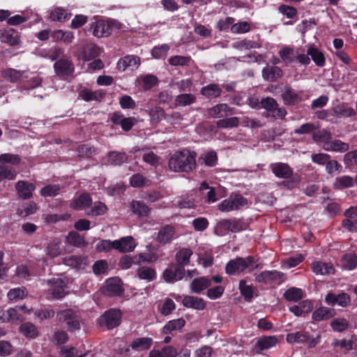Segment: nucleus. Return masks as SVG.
Segmentation results:
<instances>
[{
	"mask_svg": "<svg viewBox=\"0 0 357 357\" xmlns=\"http://www.w3.org/2000/svg\"><path fill=\"white\" fill-rule=\"evenodd\" d=\"M277 342L278 339L275 336H265L258 339L254 349L257 353H260L263 350L274 347Z\"/></svg>",
	"mask_w": 357,
	"mask_h": 357,
	"instance_id": "412c9836",
	"label": "nucleus"
},
{
	"mask_svg": "<svg viewBox=\"0 0 357 357\" xmlns=\"http://www.w3.org/2000/svg\"><path fill=\"white\" fill-rule=\"evenodd\" d=\"M250 25L248 22H240L233 24L231 26V32L233 33H245L250 31Z\"/></svg>",
	"mask_w": 357,
	"mask_h": 357,
	"instance_id": "69168bd1",
	"label": "nucleus"
},
{
	"mask_svg": "<svg viewBox=\"0 0 357 357\" xmlns=\"http://www.w3.org/2000/svg\"><path fill=\"white\" fill-rule=\"evenodd\" d=\"M211 280L205 277H200L194 279L190 284L192 293L201 294L204 290L211 286Z\"/></svg>",
	"mask_w": 357,
	"mask_h": 357,
	"instance_id": "b1692460",
	"label": "nucleus"
},
{
	"mask_svg": "<svg viewBox=\"0 0 357 357\" xmlns=\"http://www.w3.org/2000/svg\"><path fill=\"white\" fill-rule=\"evenodd\" d=\"M303 290L296 287H291L284 293V298L289 301L297 302L303 298Z\"/></svg>",
	"mask_w": 357,
	"mask_h": 357,
	"instance_id": "3c124183",
	"label": "nucleus"
},
{
	"mask_svg": "<svg viewBox=\"0 0 357 357\" xmlns=\"http://www.w3.org/2000/svg\"><path fill=\"white\" fill-rule=\"evenodd\" d=\"M270 169L274 175L278 178H289L293 174L292 169L286 163H272L270 165Z\"/></svg>",
	"mask_w": 357,
	"mask_h": 357,
	"instance_id": "9b49d317",
	"label": "nucleus"
},
{
	"mask_svg": "<svg viewBox=\"0 0 357 357\" xmlns=\"http://www.w3.org/2000/svg\"><path fill=\"white\" fill-rule=\"evenodd\" d=\"M15 275L25 280H30L32 275H36V273L32 272L24 265L18 266L16 268Z\"/></svg>",
	"mask_w": 357,
	"mask_h": 357,
	"instance_id": "774afa93",
	"label": "nucleus"
},
{
	"mask_svg": "<svg viewBox=\"0 0 357 357\" xmlns=\"http://www.w3.org/2000/svg\"><path fill=\"white\" fill-rule=\"evenodd\" d=\"M136 243L132 236H126L114 241V249L120 252H129L134 250Z\"/></svg>",
	"mask_w": 357,
	"mask_h": 357,
	"instance_id": "ddd939ff",
	"label": "nucleus"
},
{
	"mask_svg": "<svg viewBox=\"0 0 357 357\" xmlns=\"http://www.w3.org/2000/svg\"><path fill=\"white\" fill-rule=\"evenodd\" d=\"M238 289L241 294L244 297L247 301H250L254 296H257V289L252 284H248L245 280L239 281Z\"/></svg>",
	"mask_w": 357,
	"mask_h": 357,
	"instance_id": "aec40b11",
	"label": "nucleus"
},
{
	"mask_svg": "<svg viewBox=\"0 0 357 357\" xmlns=\"http://www.w3.org/2000/svg\"><path fill=\"white\" fill-rule=\"evenodd\" d=\"M111 121L114 124L121 126L124 131L130 130L137 122L135 118L125 117L123 114L119 113L113 114Z\"/></svg>",
	"mask_w": 357,
	"mask_h": 357,
	"instance_id": "f8f14e48",
	"label": "nucleus"
},
{
	"mask_svg": "<svg viewBox=\"0 0 357 357\" xmlns=\"http://www.w3.org/2000/svg\"><path fill=\"white\" fill-rule=\"evenodd\" d=\"M175 238L174 228L171 225H165L158 231L156 240L160 244H167Z\"/></svg>",
	"mask_w": 357,
	"mask_h": 357,
	"instance_id": "4468645a",
	"label": "nucleus"
},
{
	"mask_svg": "<svg viewBox=\"0 0 357 357\" xmlns=\"http://www.w3.org/2000/svg\"><path fill=\"white\" fill-rule=\"evenodd\" d=\"M286 340L289 343H304L309 340V333L304 331L288 333Z\"/></svg>",
	"mask_w": 357,
	"mask_h": 357,
	"instance_id": "a18cd8bd",
	"label": "nucleus"
},
{
	"mask_svg": "<svg viewBox=\"0 0 357 357\" xmlns=\"http://www.w3.org/2000/svg\"><path fill=\"white\" fill-rule=\"evenodd\" d=\"M341 266L347 270L351 271L357 267V256L355 253L350 252L343 255L340 259Z\"/></svg>",
	"mask_w": 357,
	"mask_h": 357,
	"instance_id": "7c9ffc66",
	"label": "nucleus"
},
{
	"mask_svg": "<svg viewBox=\"0 0 357 357\" xmlns=\"http://www.w3.org/2000/svg\"><path fill=\"white\" fill-rule=\"evenodd\" d=\"M102 292L109 296L122 295L123 289L121 280L118 278H112L107 280L105 286L102 287Z\"/></svg>",
	"mask_w": 357,
	"mask_h": 357,
	"instance_id": "6e6552de",
	"label": "nucleus"
},
{
	"mask_svg": "<svg viewBox=\"0 0 357 357\" xmlns=\"http://www.w3.org/2000/svg\"><path fill=\"white\" fill-rule=\"evenodd\" d=\"M197 98L195 94L190 93H182L174 98L172 107H185L194 104Z\"/></svg>",
	"mask_w": 357,
	"mask_h": 357,
	"instance_id": "6ab92c4d",
	"label": "nucleus"
},
{
	"mask_svg": "<svg viewBox=\"0 0 357 357\" xmlns=\"http://www.w3.org/2000/svg\"><path fill=\"white\" fill-rule=\"evenodd\" d=\"M1 41L10 45H16L20 43V37L14 29L3 31L0 35Z\"/></svg>",
	"mask_w": 357,
	"mask_h": 357,
	"instance_id": "473e14b6",
	"label": "nucleus"
},
{
	"mask_svg": "<svg viewBox=\"0 0 357 357\" xmlns=\"http://www.w3.org/2000/svg\"><path fill=\"white\" fill-rule=\"evenodd\" d=\"M355 179L349 176H341L335 179L333 183L334 188L337 190H342L354 186Z\"/></svg>",
	"mask_w": 357,
	"mask_h": 357,
	"instance_id": "58836bf2",
	"label": "nucleus"
},
{
	"mask_svg": "<svg viewBox=\"0 0 357 357\" xmlns=\"http://www.w3.org/2000/svg\"><path fill=\"white\" fill-rule=\"evenodd\" d=\"M312 309V303L308 300L303 301L298 303V305H294L289 307L290 312L294 313L296 316H302L304 314L308 313Z\"/></svg>",
	"mask_w": 357,
	"mask_h": 357,
	"instance_id": "72a5a7b5",
	"label": "nucleus"
},
{
	"mask_svg": "<svg viewBox=\"0 0 357 357\" xmlns=\"http://www.w3.org/2000/svg\"><path fill=\"white\" fill-rule=\"evenodd\" d=\"M153 343L151 337H139L133 340L130 347L136 351H142L149 349Z\"/></svg>",
	"mask_w": 357,
	"mask_h": 357,
	"instance_id": "c756f323",
	"label": "nucleus"
},
{
	"mask_svg": "<svg viewBox=\"0 0 357 357\" xmlns=\"http://www.w3.org/2000/svg\"><path fill=\"white\" fill-rule=\"evenodd\" d=\"M185 275V268L181 266H176L173 270L167 268L163 273V278L167 282H174L182 280Z\"/></svg>",
	"mask_w": 357,
	"mask_h": 357,
	"instance_id": "f3484780",
	"label": "nucleus"
},
{
	"mask_svg": "<svg viewBox=\"0 0 357 357\" xmlns=\"http://www.w3.org/2000/svg\"><path fill=\"white\" fill-rule=\"evenodd\" d=\"M60 191V186L59 185H48L40 191V194L43 197H54L59 194Z\"/></svg>",
	"mask_w": 357,
	"mask_h": 357,
	"instance_id": "338daca9",
	"label": "nucleus"
},
{
	"mask_svg": "<svg viewBox=\"0 0 357 357\" xmlns=\"http://www.w3.org/2000/svg\"><path fill=\"white\" fill-rule=\"evenodd\" d=\"M121 320V312L119 309H109L102 314L98 320V323L101 326L107 329H112L118 326Z\"/></svg>",
	"mask_w": 357,
	"mask_h": 357,
	"instance_id": "20e7f679",
	"label": "nucleus"
},
{
	"mask_svg": "<svg viewBox=\"0 0 357 357\" xmlns=\"http://www.w3.org/2000/svg\"><path fill=\"white\" fill-rule=\"evenodd\" d=\"M248 204V199L242 195H236L230 196L228 199L223 200L218 208L220 211L228 212L234 210H238Z\"/></svg>",
	"mask_w": 357,
	"mask_h": 357,
	"instance_id": "39448f33",
	"label": "nucleus"
},
{
	"mask_svg": "<svg viewBox=\"0 0 357 357\" xmlns=\"http://www.w3.org/2000/svg\"><path fill=\"white\" fill-rule=\"evenodd\" d=\"M239 123L238 117H230L220 119L217 121V127L219 128H231L237 127Z\"/></svg>",
	"mask_w": 357,
	"mask_h": 357,
	"instance_id": "680f3d73",
	"label": "nucleus"
},
{
	"mask_svg": "<svg viewBox=\"0 0 357 357\" xmlns=\"http://www.w3.org/2000/svg\"><path fill=\"white\" fill-rule=\"evenodd\" d=\"M104 96V93L100 91H92L88 89L82 90L79 93V97L85 101L100 100Z\"/></svg>",
	"mask_w": 357,
	"mask_h": 357,
	"instance_id": "8fccbe9b",
	"label": "nucleus"
},
{
	"mask_svg": "<svg viewBox=\"0 0 357 357\" xmlns=\"http://www.w3.org/2000/svg\"><path fill=\"white\" fill-rule=\"evenodd\" d=\"M70 14L68 13L66 10L61 8L54 9L50 13V18L53 21L63 22L69 20Z\"/></svg>",
	"mask_w": 357,
	"mask_h": 357,
	"instance_id": "6e6d98bb",
	"label": "nucleus"
},
{
	"mask_svg": "<svg viewBox=\"0 0 357 357\" xmlns=\"http://www.w3.org/2000/svg\"><path fill=\"white\" fill-rule=\"evenodd\" d=\"M119 29V23L114 20H98L91 24L92 34L97 38L107 37L112 33V29Z\"/></svg>",
	"mask_w": 357,
	"mask_h": 357,
	"instance_id": "7ed1b4c3",
	"label": "nucleus"
},
{
	"mask_svg": "<svg viewBox=\"0 0 357 357\" xmlns=\"http://www.w3.org/2000/svg\"><path fill=\"white\" fill-rule=\"evenodd\" d=\"M140 64V58L135 55H128L121 58L118 62L119 70H125L127 68L137 69Z\"/></svg>",
	"mask_w": 357,
	"mask_h": 357,
	"instance_id": "dca6fc26",
	"label": "nucleus"
},
{
	"mask_svg": "<svg viewBox=\"0 0 357 357\" xmlns=\"http://www.w3.org/2000/svg\"><path fill=\"white\" fill-rule=\"evenodd\" d=\"M137 275L140 279L148 281L153 280L156 275L155 270L147 266L139 268L137 271Z\"/></svg>",
	"mask_w": 357,
	"mask_h": 357,
	"instance_id": "13d9d810",
	"label": "nucleus"
},
{
	"mask_svg": "<svg viewBox=\"0 0 357 357\" xmlns=\"http://www.w3.org/2000/svg\"><path fill=\"white\" fill-rule=\"evenodd\" d=\"M307 55L319 67L324 66L326 63V58L324 53L314 45H310L307 47Z\"/></svg>",
	"mask_w": 357,
	"mask_h": 357,
	"instance_id": "a878e982",
	"label": "nucleus"
},
{
	"mask_svg": "<svg viewBox=\"0 0 357 357\" xmlns=\"http://www.w3.org/2000/svg\"><path fill=\"white\" fill-rule=\"evenodd\" d=\"M108 162L112 165H119L123 163L127 160V156L125 153L118 151L109 152L107 155Z\"/></svg>",
	"mask_w": 357,
	"mask_h": 357,
	"instance_id": "603ef678",
	"label": "nucleus"
},
{
	"mask_svg": "<svg viewBox=\"0 0 357 357\" xmlns=\"http://www.w3.org/2000/svg\"><path fill=\"white\" fill-rule=\"evenodd\" d=\"M24 74V71H19L13 68H8L2 72L3 77L11 82H17L24 77L26 78L27 76Z\"/></svg>",
	"mask_w": 357,
	"mask_h": 357,
	"instance_id": "4c0bfd02",
	"label": "nucleus"
},
{
	"mask_svg": "<svg viewBox=\"0 0 357 357\" xmlns=\"http://www.w3.org/2000/svg\"><path fill=\"white\" fill-rule=\"evenodd\" d=\"M182 303L186 307L193 308L197 310H202L206 306V302L203 298L194 296H184Z\"/></svg>",
	"mask_w": 357,
	"mask_h": 357,
	"instance_id": "a211bd4d",
	"label": "nucleus"
},
{
	"mask_svg": "<svg viewBox=\"0 0 357 357\" xmlns=\"http://www.w3.org/2000/svg\"><path fill=\"white\" fill-rule=\"evenodd\" d=\"M332 137V133L326 129L319 130L312 134L313 140L317 143H323V145L329 142Z\"/></svg>",
	"mask_w": 357,
	"mask_h": 357,
	"instance_id": "c03bdc74",
	"label": "nucleus"
},
{
	"mask_svg": "<svg viewBox=\"0 0 357 357\" xmlns=\"http://www.w3.org/2000/svg\"><path fill=\"white\" fill-rule=\"evenodd\" d=\"M185 324V321L182 319H173L168 321L162 328V333L165 335H174V332L181 330Z\"/></svg>",
	"mask_w": 357,
	"mask_h": 357,
	"instance_id": "bb28decb",
	"label": "nucleus"
},
{
	"mask_svg": "<svg viewBox=\"0 0 357 357\" xmlns=\"http://www.w3.org/2000/svg\"><path fill=\"white\" fill-rule=\"evenodd\" d=\"M312 271L316 274L325 275L332 273L334 268L331 264L315 261L312 264Z\"/></svg>",
	"mask_w": 357,
	"mask_h": 357,
	"instance_id": "e433bc0d",
	"label": "nucleus"
},
{
	"mask_svg": "<svg viewBox=\"0 0 357 357\" xmlns=\"http://www.w3.org/2000/svg\"><path fill=\"white\" fill-rule=\"evenodd\" d=\"M107 211L106 205L100 202H94L91 208L86 211L88 215L97 216L102 215Z\"/></svg>",
	"mask_w": 357,
	"mask_h": 357,
	"instance_id": "4d7b16f0",
	"label": "nucleus"
},
{
	"mask_svg": "<svg viewBox=\"0 0 357 357\" xmlns=\"http://www.w3.org/2000/svg\"><path fill=\"white\" fill-rule=\"evenodd\" d=\"M325 302L332 306L337 305L342 307H347L351 304V298L344 292L338 294L329 292L325 296Z\"/></svg>",
	"mask_w": 357,
	"mask_h": 357,
	"instance_id": "1a4fd4ad",
	"label": "nucleus"
},
{
	"mask_svg": "<svg viewBox=\"0 0 357 357\" xmlns=\"http://www.w3.org/2000/svg\"><path fill=\"white\" fill-rule=\"evenodd\" d=\"M255 259L251 256L245 258L237 257L235 259L230 260L225 266V271L229 275H234L236 273L243 272L248 269L252 272L254 269L258 268L257 264H255Z\"/></svg>",
	"mask_w": 357,
	"mask_h": 357,
	"instance_id": "f03ea898",
	"label": "nucleus"
},
{
	"mask_svg": "<svg viewBox=\"0 0 357 357\" xmlns=\"http://www.w3.org/2000/svg\"><path fill=\"white\" fill-rule=\"evenodd\" d=\"M130 206L132 212L139 217H146L151 212V208L140 201L133 200Z\"/></svg>",
	"mask_w": 357,
	"mask_h": 357,
	"instance_id": "2f4dec72",
	"label": "nucleus"
},
{
	"mask_svg": "<svg viewBox=\"0 0 357 357\" xmlns=\"http://www.w3.org/2000/svg\"><path fill=\"white\" fill-rule=\"evenodd\" d=\"M57 317L60 321L66 324L68 330L74 331L79 328V323L72 310H62L57 314Z\"/></svg>",
	"mask_w": 357,
	"mask_h": 357,
	"instance_id": "9d476101",
	"label": "nucleus"
},
{
	"mask_svg": "<svg viewBox=\"0 0 357 357\" xmlns=\"http://www.w3.org/2000/svg\"><path fill=\"white\" fill-rule=\"evenodd\" d=\"M20 333L25 337L34 339L38 336V328L31 322H25L20 327Z\"/></svg>",
	"mask_w": 357,
	"mask_h": 357,
	"instance_id": "ea45409f",
	"label": "nucleus"
},
{
	"mask_svg": "<svg viewBox=\"0 0 357 357\" xmlns=\"http://www.w3.org/2000/svg\"><path fill=\"white\" fill-rule=\"evenodd\" d=\"M335 315V310L333 309L326 307H321L317 309L312 313V319L317 321L326 320Z\"/></svg>",
	"mask_w": 357,
	"mask_h": 357,
	"instance_id": "c9c22d12",
	"label": "nucleus"
},
{
	"mask_svg": "<svg viewBox=\"0 0 357 357\" xmlns=\"http://www.w3.org/2000/svg\"><path fill=\"white\" fill-rule=\"evenodd\" d=\"M334 112L341 116H353L355 115L356 112L354 109L347 105L340 104L335 107Z\"/></svg>",
	"mask_w": 357,
	"mask_h": 357,
	"instance_id": "052dcab7",
	"label": "nucleus"
},
{
	"mask_svg": "<svg viewBox=\"0 0 357 357\" xmlns=\"http://www.w3.org/2000/svg\"><path fill=\"white\" fill-rule=\"evenodd\" d=\"M284 275L278 271H264L255 276V281L259 283L278 282L284 281Z\"/></svg>",
	"mask_w": 357,
	"mask_h": 357,
	"instance_id": "0eeeda50",
	"label": "nucleus"
},
{
	"mask_svg": "<svg viewBox=\"0 0 357 357\" xmlns=\"http://www.w3.org/2000/svg\"><path fill=\"white\" fill-rule=\"evenodd\" d=\"M200 93L206 98H217L221 95L222 89L216 84H210L202 87Z\"/></svg>",
	"mask_w": 357,
	"mask_h": 357,
	"instance_id": "a19ab883",
	"label": "nucleus"
},
{
	"mask_svg": "<svg viewBox=\"0 0 357 357\" xmlns=\"http://www.w3.org/2000/svg\"><path fill=\"white\" fill-rule=\"evenodd\" d=\"M165 111L160 107L156 106L149 110V115L151 121L153 123L161 121L165 117Z\"/></svg>",
	"mask_w": 357,
	"mask_h": 357,
	"instance_id": "bf43d9fd",
	"label": "nucleus"
},
{
	"mask_svg": "<svg viewBox=\"0 0 357 357\" xmlns=\"http://www.w3.org/2000/svg\"><path fill=\"white\" fill-rule=\"evenodd\" d=\"M349 321L345 318H335L331 321V326L334 331L343 332L349 328Z\"/></svg>",
	"mask_w": 357,
	"mask_h": 357,
	"instance_id": "5fc2aeb1",
	"label": "nucleus"
},
{
	"mask_svg": "<svg viewBox=\"0 0 357 357\" xmlns=\"http://www.w3.org/2000/svg\"><path fill=\"white\" fill-rule=\"evenodd\" d=\"M192 253V250L190 248H181L176 253V261L181 266L188 265Z\"/></svg>",
	"mask_w": 357,
	"mask_h": 357,
	"instance_id": "79ce46f5",
	"label": "nucleus"
},
{
	"mask_svg": "<svg viewBox=\"0 0 357 357\" xmlns=\"http://www.w3.org/2000/svg\"><path fill=\"white\" fill-rule=\"evenodd\" d=\"M232 113V108L225 103L218 104L208 110V114L212 118H221Z\"/></svg>",
	"mask_w": 357,
	"mask_h": 357,
	"instance_id": "4be33fe9",
	"label": "nucleus"
},
{
	"mask_svg": "<svg viewBox=\"0 0 357 357\" xmlns=\"http://www.w3.org/2000/svg\"><path fill=\"white\" fill-rule=\"evenodd\" d=\"M54 68L56 74L61 75H69L74 70L73 63L66 59H59L56 61Z\"/></svg>",
	"mask_w": 357,
	"mask_h": 357,
	"instance_id": "393cba45",
	"label": "nucleus"
},
{
	"mask_svg": "<svg viewBox=\"0 0 357 357\" xmlns=\"http://www.w3.org/2000/svg\"><path fill=\"white\" fill-rule=\"evenodd\" d=\"M196 153L184 149L175 152L169 159L168 166L174 172H190L196 167Z\"/></svg>",
	"mask_w": 357,
	"mask_h": 357,
	"instance_id": "f257e3e1",
	"label": "nucleus"
},
{
	"mask_svg": "<svg viewBox=\"0 0 357 357\" xmlns=\"http://www.w3.org/2000/svg\"><path fill=\"white\" fill-rule=\"evenodd\" d=\"M278 53L282 60L287 64L295 61L296 52L293 47H284Z\"/></svg>",
	"mask_w": 357,
	"mask_h": 357,
	"instance_id": "09e8293b",
	"label": "nucleus"
},
{
	"mask_svg": "<svg viewBox=\"0 0 357 357\" xmlns=\"http://www.w3.org/2000/svg\"><path fill=\"white\" fill-rule=\"evenodd\" d=\"M190 61V56H184L180 55L172 56L168 59L169 63L172 66H188Z\"/></svg>",
	"mask_w": 357,
	"mask_h": 357,
	"instance_id": "0e129e2a",
	"label": "nucleus"
},
{
	"mask_svg": "<svg viewBox=\"0 0 357 357\" xmlns=\"http://www.w3.org/2000/svg\"><path fill=\"white\" fill-rule=\"evenodd\" d=\"M262 76L266 80L274 82L282 76V71L278 66H267L262 70Z\"/></svg>",
	"mask_w": 357,
	"mask_h": 357,
	"instance_id": "c85d7f7f",
	"label": "nucleus"
},
{
	"mask_svg": "<svg viewBox=\"0 0 357 357\" xmlns=\"http://www.w3.org/2000/svg\"><path fill=\"white\" fill-rule=\"evenodd\" d=\"M100 54V49L97 45L89 44L84 47L81 56L84 60L89 61L98 56Z\"/></svg>",
	"mask_w": 357,
	"mask_h": 357,
	"instance_id": "f704fd0d",
	"label": "nucleus"
},
{
	"mask_svg": "<svg viewBox=\"0 0 357 357\" xmlns=\"http://www.w3.org/2000/svg\"><path fill=\"white\" fill-rule=\"evenodd\" d=\"M47 284L48 286V293L54 298H61L67 294L66 282L60 278L48 280Z\"/></svg>",
	"mask_w": 357,
	"mask_h": 357,
	"instance_id": "423d86ee",
	"label": "nucleus"
},
{
	"mask_svg": "<svg viewBox=\"0 0 357 357\" xmlns=\"http://www.w3.org/2000/svg\"><path fill=\"white\" fill-rule=\"evenodd\" d=\"M334 345L339 346L347 351L357 349V336L352 335L350 340H335Z\"/></svg>",
	"mask_w": 357,
	"mask_h": 357,
	"instance_id": "864d4df0",
	"label": "nucleus"
},
{
	"mask_svg": "<svg viewBox=\"0 0 357 357\" xmlns=\"http://www.w3.org/2000/svg\"><path fill=\"white\" fill-rule=\"evenodd\" d=\"M51 37L56 40H62L66 43H71L74 38L73 33L70 31H63V30L59 29L52 32Z\"/></svg>",
	"mask_w": 357,
	"mask_h": 357,
	"instance_id": "49530a36",
	"label": "nucleus"
},
{
	"mask_svg": "<svg viewBox=\"0 0 357 357\" xmlns=\"http://www.w3.org/2000/svg\"><path fill=\"white\" fill-rule=\"evenodd\" d=\"M220 226L224 229L232 231L238 232L242 230V225L236 219H225L220 222Z\"/></svg>",
	"mask_w": 357,
	"mask_h": 357,
	"instance_id": "de8ad7c7",
	"label": "nucleus"
},
{
	"mask_svg": "<svg viewBox=\"0 0 357 357\" xmlns=\"http://www.w3.org/2000/svg\"><path fill=\"white\" fill-rule=\"evenodd\" d=\"M323 149L331 152L344 153L349 149V145L340 139H331L326 145H323Z\"/></svg>",
	"mask_w": 357,
	"mask_h": 357,
	"instance_id": "5701e85b",
	"label": "nucleus"
},
{
	"mask_svg": "<svg viewBox=\"0 0 357 357\" xmlns=\"http://www.w3.org/2000/svg\"><path fill=\"white\" fill-rule=\"evenodd\" d=\"M130 183L132 187L139 188L144 185H149L151 182L143 175L139 174H134L130 179Z\"/></svg>",
	"mask_w": 357,
	"mask_h": 357,
	"instance_id": "e2e57ef3",
	"label": "nucleus"
},
{
	"mask_svg": "<svg viewBox=\"0 0 357 357\" xmlns=\"http://www.w3.org/2000/svg\"><path fill=\"white\" fill-rule=\"evenodd\" d=\"M282 96L286 105H294L299 100L298 94L289 86H284Z\"/></svg>",
	"mask_w": 357,
	"mask_h": 357,
	"instance_id": "37998d69",
	"label": "nucleus"
},
{
	"mask_svg": "<svg viewBox=\"0 0 357 357\" xmlns=\"http://www.w3.org/2000/svg\"><path fill=\"white\" fill-rule=\"evenodd\" d=\"M92 203V199L88 193L80 195L70 204V207L75 210L86 209Z\"/></svg>",
	"mask_w": 357,
	"mask_h": 357,
	"instance_id": "cd10ccee",
	"label": "nucleus"
},
{
	"mask_svg": "<svg viewBox=\"0 0 357 357\" xmlns=\"http://www.w3.org/2000/svg\"><path fill=\"white\" fill-rule=\"evenodd\" d=\"M15 188L20 198L27 199L31 197L32 192L34 191L36 187L31 183L20 181L16 183Z\"/></svg>",
	"mask_w": 357,
	"mask_h": 357,
	"instance_id": "2eb2a0df",
	"label": "nucleus"
}]
</instances>
